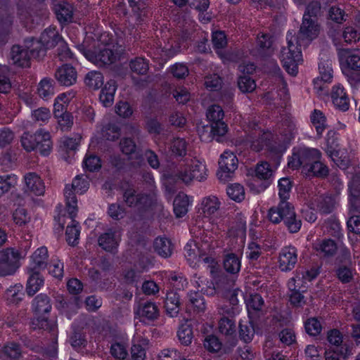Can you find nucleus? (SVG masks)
I'll return each mask as SVG.
<instances>
[{
  "label": "nucleus",
  "instance_id": "nucleus-1",
  "mask_svg": "<svg viewBox=\"0 0 360 360\" xmlns=\"http://www.w3.org/2000/svg\"><path fill=\"white\" fill-rule=\"evenodd\" d=\"M295 133L296 128L292 123L285 125L281 134L276 136L271 131H264L257 124H254L248 134L246 143L253 150L259 151L266 148L271 158L275 157L276 159H279L286 150Z\"/></svg>",
  "mask_w": 360,
  "mask_h": 360
},
{
  "label": "nucleus",
  "instance_id": "nucleus-2",
  "mask_svg": "<svg viewBox=\"0 0 360 360\" xmlns=\"http://www.w3.org/2000/svg\"><path fill=\"white\" fill-rule=\"evenodd\" d=\"M78 49L86 59L98 66L113 63L123 51L121 46L112 43V38L108 32L99 34L96 40L91 33L87 32L83 44L79 45Z\"/></svg>",
  "mask_w": 360,
  "mask_h": 360
},
{
  "label": "nucleus",
  "instance_id": "nucleus-3",
  "mask_svg": "<svg viewBox=\"0 0 360 360\" xmlns=\"http://www.w3.org/2000/svg\"><path fill=\"white\" fill-rule=\"evenodd\" d=\"M221 206L220 199L217 195H210L202 198L195 207L198 217L201 218L205 223L200 225L197 220L198 226L202 228L205 231L210 232L216 238H219L224 231V220L217 216Z\"/></svg>",
  "mask_w": 360,
  "mask_h": 360
},
{
  "label": "nucleus",
  "instance_id": "nucleus-4",
  "mask_svg": "<svg viewBox=\"0 0 360 360\" xmlns=\"http://www.w3.org/2000/svg\"><path fill=\"white\" fill-rule=\"evenodd\" d=\"M208 176V169L204 159L193 157L181 161L176 167L173 177L179 181L189 185L194 181H204Z\"/></svg>",
  "mask_w": 360,
  "mask_h": 360
},
{
  "label": "nucleus",
  "instance_id": "nucleus-5",
  "mask_svg": "<svg viewBox=\"0 0 360 360\" xmlns=\"http://www.w3.org/2000/svg\"><path fill=\"white\" fill-rule=\"evenodd\" d=\"M212 239L210 240L206 238L201 240V243L195 240H189L185 248V257L189 265L193 268L200 264L201 262L205 263H210L213 262L212 257H208L207 255L218 247V242L216 238L212 234Z\"/></svg>",
  "mask_w": 360,
  "mask_h": 360
},
{
  "label": "nucleus",
  "instance_id": "nucleus-6",
  "mask_svg": "<svg viewBox=\"0 0 360 360\" xmlns=\"http://www.w3.org/2000/svg\"><path fill=\"white\" fill-rule=\"evenodd\" d=\"M320 10L321 6L317 1L311 2L306 8L298 35L296 36L303 46L309 45L320 33L321 27L316 19Z\"/></svg>",
  "mask_w": 360,
  "mask_h": 360
},
{
  "label": "nucleus",
  "instance_id": "nucleus-7",
  "mask_svg": "<svg viewBox=\"0 0 360 360\" xmlns=\"http://www.w3.org/2000/svg\"><path fill=\"white\" fill-rule=\"evenodd\" d=\"M286 41L287 46L282 48L280 58L285 70L295 76L297 74L299 64L302 62L301 47L303 45L292 32L287 33Z\"/></svg>",
  "mask_w": 360,
  "mask_h": 360
},
{
  "label": "nucleus",
  "instance_id": "nucleus-8",
  "mask_svg": "<svg viewBox=\"0 0 360 360\" xmlns=\"http://www.w3.org/2000/svg\"><path fill=\"white\" fill-rule=\"evenodd\" d=\"M268 217L274 224L283 221L291 233H297L302 226L301 221L296 217L294 207L288 201H280L276 207L270 208Z\"/></svg>",
  "mask_w": 360,
  "mask_h": 360
},
{
  "label": "nucleus",
  "instance_id": "nucleus-9",
  "mask_svg": "<svg viewBox=\"0 0 360 360\" xmlns=\"http://www.w3.org/2000/svg\"><path fill=\"white\" fill-rule=\"evenodd\" d=\"M89 187L88 177L78 175L72 181L71 186L66 185L64 195L66 202L67 212L70 218L75 217L77 213V200L75 193L83 194Z\"/></svg>",
  "mask_w": 360,
  "mask_h": 360
},
{
  "label": "nucleus",
  "instance_id": "nucleus-10",
  "mask_svg": "<svg viewBox=\"0 0 360 360\" xmlns=\"http://www.w3.org/2000/svg\"><path fill=\"white\" fill-rule=\"evenodd\" d=\"M30 244L25 249L7 248L0 251V276L13 274L20 267L19 261L23 259L27 252Z\"/></svg>",
  "mask_w": 360,
  "mask_h": 360
},
{
  "label": "nucleus",
  "instance_id": "nucleus-11",
  "mask_svg": "<svg viewBox=\"0 0 360 360\" xmlns=\"http://www.w3.org/2000/svg\"><path fill=\"white\" fill-rule=\"evenodd\" d=\"M325 150L335 164L342 169L347 168L349 157L347 150L342 148L334 131H328L326 136Z\"/></svg>",
  "mask_w": 360,
  "mask_h": 360
},
{
  "label": "nucleus",
  "instance_id": "nucleus-12",
  "mask_svg": "<svg viewBox=\"0 0 360 360\" xmlns=\"http://www.w3.org/2000/svg\"><path fill=\"white\" fill-rule=\"evenodd\" d=\"M32 309L36 317L32 321V327L34 329L42 328L45 330H52V327H49L47 319L42 316L44 314L49 313L51 309V305L49 297L44 294L38 295L32 302Z\"/></svg>",
  "mask_w": 360,
  "mask_h": 360
},
{
  "label": "nucleus",
  "instance_id": "nucleus-13",
  "mask_svg": "<svg viewBox=\"0 0 360 360\" xmlns=\"http://www.w3.org/2000/svg\"><path fill=\"white\" fill-rule=\"evenodd\" d=\"M274 170L267 162L257 164L250 188L255 193L264 192L271 184Z\"/></svg>",
  "mask_w": 360,
  "mask_h": 360
},
{
  "label": "nucleus",
  "instance_id": "nucleus-14",
  "mask_svg": "<svg viewBox=\"0 0 360 360\" xmlns=\"http://www.w3.org/2000/svg\"><path fill=\"white\" fill-rule=\"evenodd\" d=\"M31 55L37 56V50L34 46H32L30 40L25 41V44L24 46H13L10 53V59L13 63L16 65L27 67L29 65V60Z\"/></svg>",
  "mask_w": 360,
  "mask_h": 360
},
{
  "label": "nucleus",
  "instance_id": "nucleus-15",
  "mask_svg": "<svg viewBox=\"0 0 360 360\" xmlns=\"http://www.w3.org/2000/svg\"><path fill=\"white\" fill-rule=\"evenodd\" d=\"M62 38L55 27L46 28L41 34L39 41L31 39L32 46L37 50V55L44 49H51L58 44Z\"/></svg>",
  "mask_w": 360,
  "mask_h": 360
},
{
  "label": "nucleus",
  "instance_id": "nucleus-16",
  "mask_svg": "<svg viewBox=\"0 0 360 360\" xmlns=\"http://www.w3.org/2000/svg\"><path fill=\"white\" fill-rule=\"evenodd\" d=\"M236 155L230 150H225L220 155L217 175L221 180H226L238 168Z\"/></svg>",
  "mask_w": 360,
  "mask_h": 360
},
{
  "label": "nucleus",
  "instance_id": "nucleus-17",
  "mask_svg": "<svg viewBox=\"0 0 360 360\" xmlns=\"http://www.w3.org/2000/svg\"><path fill=\"white\" fill-rule=\"evenodd\" d=\"M319 155V150L315 148H303L294 152L288 160V167L295 169L302 166L303 171L307 168L309 158H316Z\"/></svg>",
  "mask_w": 360,
  "mask_h": 360
},
{
  "label": "nucleus",
  "instance_id": "nucleus-18",
  "mask_svg": "<svg viewBox=\"0 0 360 360\" xmlns=\"http://www.w3.org/2000/svg\"><path fill=\"white\" fill-rule=\"evenodd\" d=\"M25 191L29 195L40 196L45 192V185L41 178L34 172L24 176Z\"/></svg>",
  "mask_w": 360,
  "mask_h": 360
},
{
  "label": "nucleus",
  "instance_id": "nucleus-19",
  "mask_svg": "<svg viewBox=\"0 0 360 360\" xmlns=\"http://www.w3.org/2000/svg\"><path fill=\"white\" fill-rule=\"evenodd\" d=\"M49 252L45 246L37 248L30 256L27 272L37 271L44 269L47 266Z\"/></svg>",
  "mask_w": 360,
  "mask_h": 360
},
{
  "label": "nucleus",
  "instance_id": "nucleus-20",
  "mask_svg": "<svg viewBox=\"0 0 360 360\" xmlns=\"http://www.w3.org/2000/svg\"><path fill=\"white\" fill-rule=\"evenodd\" d=\"M149 341L141 335L136 333L132 339L131 348V357L134 360H144L146 357V349L148 347Z\"/></svg>",
  "mask_w": 360,
  "mask_h": 360
},
{
  "label": "nucleus",
  "instance_id": "nucleus-21",
  "mask_svg": "<svg viewBox=\"0 0 360 360\" xmlns=\"http://www.w3.org/2000/svg\"><path fill=\"white\" fill-rule=\"evenodd\" d=\"M297 260V250L294 247L283 248L279 255V268L283 271L291 270Z\"/></svg>",
  "mask_w": 360,
  "mask_h": 360
},
{
  "label": "nucleus",
  "instance_id": "nucleus-22",
  "mask_svg": "<svg viewBox=\"0 0 360 360\" xmlns=\"http://www.w3.org/2000/svg\"><path fill=\"white\" fill-rule=\"evenodd\" d=\"M135 313L143 322L154 321L159 316L158 307L152 302H146L139 304Z\"/></svg>",
  "mask_w": 360,
  "mask_h": 360
},
{
  "label": "nucleus",
  "instance_id": "nucleus-23",
  "mask_svg": "<svg viewBox=\"0 0 360 360\" xmlns=\"http://www.w3.org/2000/svg\"><path fill=\"white\" fill-rule=\"evenodd\" d=\"M126 203L130 207H145L150 206L153 203V198L136 193L132 189L127 190L124 194Z\"/></svg>",
  "mask_w": 360,
  "mask_h": 360
},
{
  "label": "nucleus",
  "instance_id": "nucleus-24",
  "mask_svg": "<svg viewBox=\"0 0 360 360\" xmlns=\"http://www.w3.org/2000/svg\"><path fill=\"white\" fill-rule=\"evenodd\" d=\"M56 78L60 84L70 86L76 83L77 74L73 67L65 65L57 70Z\"/></svg>",
  "mask_w": 360,
  "mask_h": 360
},
{
  "label": "nucleus",
  "instance_id": "nucleus-25",
  "mask_svg": "<svg viewBox=\"0 0 360 360\" xmlns=\"http://www.w3.org/2000/svg\"><path fill=\"white\" fill-rule=\"evenodd\" d=\"M35 136L38 137L36 141L37 148L35 150L38 151L41 155L47 156L52 150V141L51 135L48 131L38 130L35 132Z\"/></svg>",
  "mask_w": 360,
  "mask_h": 360
},
{
  "label": "nucleus",
  "instance_id": "nucleus-26",
  "mask_svg": "<svg viewBox=\"0 0 360 360\" xmlns=\"http://www.w3.org/2000/svg\"><path fill=\"white\" fill-rule=\"evenodd\" d=\"M321 153L317 158H309L307 161V168L304 173L308 176H316L323 177L328 173V167L319 161Z\"/></svg>",
  "mask_w": 360,
  "mask_h": 360
},
{
  "label": "nucleus",
  "instance_id": "nucleus-27",
  "mask_svg": "<svg viewBox=\"0 0 360 360\" xmlns=\"http://www.w3.org/2000/svg\"><path fill=\"white\" fill-rule=\"evenodd\" d=\"M75 96V92L72 90L60 94L54 101V116H60L62 113L67 112L66 108L70 101Z\"/></svg>",
  "mask_w": 360,
  "mask_h": 360
},
{
  "label": "nucleus",
  "instance_id": "nucleus-28",
  "mask_svg": "<svg viewBox=\"0 0 360 360\" xmlns=\"http://www.w3.org/2000/svg\"><path fill=\"white\" fill-rule=\"evenodd\" d=\"M120 240V233L110 230L99 237L98 244L105 250L112 251L117 248Z\"/></svg>",
  "mask_w": 360,
  "mask_h": 360
},
{
  "label": "nucleus",
  "instance_id": "nucleus-29",
  "mask_svg": "<svg viewBox=\"0 0 360 360\" xmlns=\"http://www.w3.org/2000/svg\"><path fill=\"white\" fill-rule=\"evenodd\" d=\"M333 103L335 106L342 111L349 108V98L345 92L343 86L338 84L333 86L331 93Z\"/></svg>",
  "mask_w": 360,
  "mask_h": 360
},
{
  "label": "nucleus",
  "instance_id": "nucleus-30",
  "mask_svg": "<svg viewBox=\"0 0 360 360\" xmlns=\"http://www.w3.org/2000/svg\"><path fill=\"white\" fill-rule=\"evenodd\" d=\"M180 302L179 295L174 291L167 293L165 300V308L167 314L170 317L177 316L179 312Z\"/></svg>",
  "mask_w": 360,
  "mask_h": 360
},
{
  "label": "nucleus",
  "instance_id": "nucleus-31",
  "mask_svg": "<svg viewBox=\"0 0 360 360\" xmlns=\"http://www.w3.org/2000/svg\"><path fill=\"white\" fill-rule=\"evenodd\" d=\"M254 323L249 319H241L239 322V337L245 343L250 342L255 336Z\"/></svg>",
  "mask_w": 360,
  "mask_h": 360
},
{
  "label": "nucleus",
  "instance_id": "nucleus-32",
  "mask_svg": "<svg viewBox=\"0 0 360 360\" xmlns=\"http://www.w3.org/2000/svg\"><path fill=\"white\" fill-rule=\"evenodd\" d=\"M340 59L342 64L353 70H360V56L355 51L342 50L340 53Z\"/></svg>",
  "mask_w": 360,
  "mask_h": 360
},
{
  "label": "nucleus",
  "instance_id": "nucleus-33",
  "mask_svg": "<svg viewBox=\"0 0 360 360\" xmlns=\"http://www.w3.org/2000/svg\"><path fill=\"white\" fill-rule=\"evenodd\" d=\"M54 12L60 22H68L72 19L73 8L70 4L62 1L55 4Z\"/></svg>",
  "mask_w": 360,
  "mask_h": 360
},
{
  "label": "nucleus",
  "instance_id": "nucleus-34",
  "mask_svg": "<svg viewBox=\"0 0 360 360\" xmlns=\"http://www.w3.org/2000/svg\"><path fill=\"white\" fill-rule=\"evenodd\" d=\"M116 90L117 86L114 80L111 79L105 84L99 96L100 101L103 106L108 107L112 105Z\"/></svg>",
  "mask_w": 360,
  "mask_h": 360
},
{
  "label": "nucleus",
  "instance_id": "nucleus-35",
  "mask_svg": "<svg viewBox=\"0 0 360 360\" xmlns=\"http://www.w3.org/2000/svg\"><path fill=\"white\" fill-rule=\"evenodd\" d=\"M319 70L320 77L314 80V89L318 91H322L323 86L321 84L322 82H330L332 78L333 70L330 64L328 62L320 63L319 65Z\"/></svg>",
  "mask_w": 360,
  "mask_h": 360
},
{
  "label": "nucleus",
  "instance_id": "nucleus-36",
  "mask_svg": "<svg viewBox=\"0 0 360 360\" xmlns=\"http://www.w3.org/2000/svg\"><path fill=\"white\" fill-rule=\"evenodd\" d=\"M23 287L17 283L11 285L5 292L4 298L8 304H18L23 298Z\"/></svg>",
  "mask_w": 360,
  "mask_h": 360
},
{
  "label": "nucleus",
  "instance_id": "nucleus-37",
  "mask_svg": "<svg viewBox=\"0 0 360 360\" xmlns=\"http://www.w3.org/2000/svg\"><path fill=\"white\" fill-rule=\"evenodd\" d=\"M27 273L29 274V277L27 281L26 291L30 296H32L43 286L44 279L39 274V272L32 271Z\"/></svg>",
  "mask_w": 360,
  "mask_h": 360
},
{
  "label": "nucleus",
  "instance_id": "nucleus-38",
  "mask_svg": "<svg viewBox=\"0 0 360 360\" xmlns=\"http://www.w3.org/2000/svg\"><path fill=\"white\" fill-rule=\"evenodd\" d=\"M190 205L188 196L184 193H179L174 200V212L176 217L185 216Z\"/></svg>",
  "mask_w": 360,
  "mask_h": 360
},
{
  "label": "nucleus",
  "instance_id": "nucleus-39",
  "mask_svg": "<svg viewBox=\"0 0 360 360\" xmlns=\"http://www.w3.org/2000/svg\"><path fill=\"white\" fill-rule=\"evenodd\" d=\"M311 122L315 128L317 135L321 136L323 131L327 127L326 117L323 113L319 110H314L310 116Z\"/></svg>",
  "mask_w": 360,
  "mask_h": 360
},
{
  "label": "nucleus",
  "instance_id": "nucleus-40",
  "mask_svg": "<svg viewBox=\"0 0 360 360\" xmlns=\"http://www.w3.org/2000/svg\"><path fill=\"white\" fill-rule=\"evenodd\" d=\"M246 307L249 316L262 310L264 300L258 294H250L245 298Z\"/></svg>",
  "mask_w": 360,
  "mask_h": 360
},
{
  "label": "nucleus",
  "instance_id": "nucleus-41",
  "mask_svg": "<svg viewBox=\"0 0 360 360\" xmlns=\"http://www.w3.org/2000/svg\"><path fill=\"white\" fill-rule=\"evenodd\" d=\"M358 177H355L349 184V205L352 210H356L360 205V186L357 184Z\"/></svg>",
  "mask_w": 360,
  "mask_h": 360
},
{
  "label": "nucleus",
  "instance_id": "nucleus-42",
  "mask_svg": "<svg viewBox=\"0 0 360 360\" xmlns=\"http://www.w3.org/2000/svg\"><path fill=\"white\" fill-rule=\"evenodd\" d=\"M155 252L162 257H168L172 254L171 242L165 238H157L154 241Z\"/></svg>",
  "mask_w": 360,
  "mask_h": 360
},
{
  "label": "nucleus",
  "instance_id": "nucleus-43",
  "mask_svg": "<svg viewBox=\"0 0 360 360\" xmlns=\"http://www.w3.org/2000/svg\"><path fill=\"white\" fill-rule=\"evenodd\" d=\"M218 329L221 335L231 338L236 334L235 322L231 319L223 317L219 321Z\"/></svg>",
  "mask_w": 360,
  "mask_h": 360
},
{
  "label": "nucleus",
  "instance_id": "nucleus-44",
  "mask_svg": "<svg viewBox=\"0 0 360 360\" xmlns=\"http://www.w3.org/2000/svg\"><path fill=\"white\" fill-rule=\"evenodd\" d=\"M314 203L316 207V210L327 214L332 212L335 205V200L331 196H320L314 200Z\"/></svg>",
  "mask_w": 360,
  "mask_h": 360
},
{
  "label": "nucleus",
  "instance_id": "nucleus-45",
  "mask_svg": "<svg viewBox=\"0 0 360 360\" xmlns=\"http://www.w3.org/2000/svg\"><path fill=\"white\" fill-rule=\"evenodd\" d=\"M240 260L233 253L228 254L224 260V269L230 274H238L240 269Z\"/></svg>",
  "mask_w": 360,
  "mask_h": 360
},
{
  "label": "nucleus",
  "instance_id": "nucleus-46",
  "mask_svg": "<svg viewBox=\"0 0 360 360\" xmlns=\"http://www.w3.org/2000/svg\"><path fill=\"white\" fill-rule=\"evenodd\" d=\"M74 218H71L72 224L68 225L66 229V240L71 245H75L78 243L80 233L79 224Z\"/></svg>",
  "mask_w": 360,
  "mask_h": 360
},
{
  "label": "nucleus",
  "instance_id": "nucleus-47",
  "mask_svg": "<svg viewBox=\"0 0 360 360\" xmlns=\"http://www.w3.org/2000/svg\"><path fill=\"white\" fill-rule=\"evenodd\" d=\"M18 184V177L15 174L0 176V197L14 188Z\"/></svg>",
  "mask_w": 360,
  "mask_h": 360
},
{
  "label": "nucleus",
  "instance_id": "nucleus-48",
  "mask_svg": "<svg viewBox=\"0 0 360 360\" xmlns=\"http://www.w3.org/2000/svg\"><path fill=\"white\" fill-rule=\"evenodd\" d=\"M85 84L91 89H98L103 84V77L99 72H89L85 77Z\"/></svg>",
  "mask_w": 360,
  "mask_h": 360
},
{
  "label": "nucleus",
  "instance_id": "nucleus-49",
  "mask_svg": "<svg viewBox=\"0 0 360 360\" xmlns=\"http://www.w3.org/2000/svg\"><path fill=\"white\" fill-rule=\"evenodd\" d=\"M278 195L281 201H287L290 198L292 182L288 178H281L278 182Z\"/></svg>",
  "mask_w": 360,
  "mask_h": 360
},
{
  "label": "nucleus",
  "instance_id": "nucleus-50",
  "mask_svg": "<svg viewBox=\"0 0 360 360\" xmlns=\"http://www.w3.org/2000/svg\"><path fill=\"white\" fill-rule=\"evenodd\" d=\"M38 94L44 99L53 95L54 94L53 80L49 78L41 79L39 84Z\"/></svg>",
  "mask_w": 360,
  "mask_h": 360
},
{
  "label": "nucleus",
  "instance_id": "nucleus-51",
  "mask_svg": "<svg viewBox=\"0 0 360 360\" xmlns=\"http://www.w3.org/2000/svg\"><path fill=\"white\" fill-rule=\"evenodd\" d=\"M227 195L231 199L236 202H240L245 198V190L239 184H233L226 188Z\"/></svg>",
  "mask_w": 360,
  "mask_h": 360
},
{
  "label": "nucleus",
  "instance_id": "nucleus-52",
  "mask_svg": "<svg viewBox=\"0 0 360 360\" xmlns=\"http://www.w3.org/2000/svg\"><path fill=\"white\" fill-rule=\"evenodd\" d=\"M314 248L326 255H332L336 251V245L333 240L328 239L319 241L314 245Z\"/></svg>",
  "mask_w": 360,
  "mask_h": 360
},
{
  "label": "nucleus",
  "instance_id": "nucleus-53",
  "mask_svg": "<svg viewBox=\"0 0 360 360\" xmlns=\"http://www.w3.org/2000/svg\"><path fill=\"white\" fill-rule=\"evenodd\" d=\"M177 336L182 345L186 346L189 345L193 339V331L191 327L186 323L182 324L178 330Z\"/></svg>",
  "mask_w": 360,
  "mask_h": 360
},
{
  "label": "nucleus",
  "instance_id": "nucleus-54",
  "mask_svg": "<svg viewBox=\"0 0 360 360\" xmlns=\"http://www.w3.org/2000/svg\"><path fill=\"white\" fill-rule=\"evenodd\" d=\"M212 139H215L217 141L226 135L228 131L227 124L223 121L213 122L210 124Z\"/></svg>",
  "mask_w": 360,
  "mask_h": 360
},
{
  "label": "nucleus",
  "instance_id": "nucleus-55",
  "mask_svg": "<svg viewBox=\"0 0 360 360\" xmlns=\"http://www.w3.org/2000/svg\"><path fill=\"white\" fill-rule=\"evenodd\" d=\"M206 116L208 121L212 124L213 122L223 120L224 113L222 108L218 105H212L208 108Z\"/></svg>",
  "mask_w": 360,
  "mask_h": 360
},
{
  "label": "nucleus",
  "instance_id": "nucleus-56",
  "mask_svg": "<svg viewBox=\"0 0 360 360\" xmlns=\"http://www.w3.org/2000/svg\"><path fill=\"white\" fill-rule=\"evenodd\" d=\"M238 86L240 90L243 93H250L256 89L255 81L247 75H241L239 77Z\"/></svg>",
  "mask_w": 360,
  "mask_h": 360
},
{
  "label": "nucleus",
  "instance_id": "nucleus-57",
  "mask_svg": "<svg viewBox=\"0 0 360 360\" xmlns=\"http://www.w3.org/2000/svg\"><path fill=\"white\" fill-rule=\"evenodd\" d=\"M203 346L208 352L215 353L221 349V342L217 336L210 335L205 337Z\"/></svg>",
  "mask_w": 360,
  "mask_h": 360
},
{
  "label": "nucleus",
  "instance_id": "nucleus-58",
  "mask_svg": "<svg viewBox=\"0 0 360 360\" xmlns=\"http://www.w3.org/2000/svg\"><path fill=\"white\" fill-rule=\"evenodd\" d=\"M38 137L35 136L34 134H30L29 132H25L21 136V145L23 148L28 151L35 150L37 148L36 141L38 140Z\"/></svg>",
  "mask_w": 360,
  "mask_h": 360
},
{
  "label": "nucleus",
  "instance_id": "nucleus-59",
  "mask_svg": "<svg viewBox=\"0 0 360 360\" xmlns=\"http://www.w3.org/2000/svg\"><path fill=\"white\" fill-rule=\"evenodd\" d=\"M131 71L139 75H144L148 70V63L143 58H136L130 62Z\"/></svg>",
  "mask_w": 360,
  "mask_h": 360
},
{
  "label": "nucleus",
  "instance_id": "nucleus-60",
  "mask_svg": "<svg viewBox=\"0 0 360 360\" xmlns=\"http://www.w3.org/2000/svg\"><path fill=\"white\" fill-rule=\"evenodd\" d=\"M83 165L85 169L89 172H94L101 168V160L96 155H86L83 161Z\"/></svg>",
  "mask_w": 360,
  "mask_h": 360
},
{
  "label": "nucleus",
  "instance_id": "nucleus-61",
  "mask_svg": "<svg viewBox=\"0 0 360 360\" xmlns=\"http://www.w3.org/2000/svg\"><path fill=\"white\" fill-rule=\"evenodd\" d=\"M110 354L117 359H124L128 354L127 345L124 342H115L112 344Z\"/></svg>",
  "mask_w": 360,
  "mask_h": 360
},
{
  "label": "nucleus",
  "instance_id": "nucleus-62",
  "mask_svg": "<svg viewBox=\"0 0 360 360\" xmlns=\"http://www.w3.org/2000/svg\"><path fill=\"white\" fill-rule=\"evenodd\" d=\"M180 352L174 348H165L158 354V360H181Z\"/></svg>",
  "mask_w": 360,
  "mask_h": 360
},
{
  "label": "nucleus",
  "instance_id": "nucleus-63",
  "mask_svg": "<svg viewBox=\"0 0 360 360\" xmlns=\"http://www.w3.org/2000/svg\"><path fill=\"white\" fill-rule=\"evenodd\" d=\"M306 332L310 335H319L322 329V326L319 321L316 318H310L304 323Z\"/></svg>",
  "mask_w": 360,
  "mask_h": 360
},
{
  "label": "nucleus",
  "instance_id": "nucleus-64",
  "mask_svg": "<svg viewBox=\"0 0 360 360\" xmlns=\"http://www.w3.org/2000/svg\"><path fill=\"white\" fill-rule=\"evenodd\" d=\"M222 80L216 74L207 75L205 78V86L210 91H217L221 87Z\"/></svg>",
  "mask_w": 360,
  "mask_h": 360
}]
</instances>
